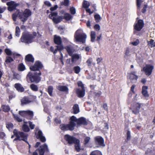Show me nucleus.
Listing matches in <instances>:
<instances>
[{
  "mask_svg": "<svg viewBox=\"0 0 155 155\" xmlns=\"http://www.w3.org/2000/svg\"><path fill=\"white\" fill-rule=\"evenodd\" d=\"M36 35V32L33 33L32 34L29 32H24L20 39L21 41L28 44L31 43Z\"/></svg>",
  "mask_w": 155,
  "mask_h": 155,
  "instance_id": "1",
  "label": "nucleus"
},
{
  "mask_svg": "<svg viewBox=\"0 0 155 155\" xmlns=\"http://www.w3.org/2000/svg\"><path fill=\"white\" fill-rule=\"evenodd\" d=\"M74 40L76 42H80L84 43L85 42L86 35L83 32L81 29H79L76 31L74 36Z\"/></svg>",
  "mask_w": 155,
  "mask_h": 155,
  "instance_id": "2",
  "label": "nucleus"
},
{
  "mask_svg": "<svg viewBox=\"0 0 155 155\" xmlns=\"http://www.w3.org/2000/svg\"><path fill=\"white\" fill-rule=\"evenodd\" d=\"M75 119L74 116H72L70 119L69 124H68L61 125L60 126L61 129L63 130H73L74 129V127L75 126V124L73 121L76 120Z\"/></svg>",
  "mask_w": 155,
  "mask_h": 155,
  "instance_id": "3",
  "label": "nucleus"
},
{
  "mask_svg": "<svg viewBox=\"0 0 155 155\" xmlns=\"http://www.w3.org/2000/svg\"><path fill=\"white\" fill-rule=\"evenodd\" d=\"M35 71L29 72L27 76V78L29 79L31 82H35L38 83L41 80V78L39 76L40 75Z\"/></svg>",
  "mask_w": 155,
  "mask_h": 155,
  "instance_id": "4",
  "label": "nucleus"
},
{
  "mask_svg": "<svg viewBox=\"0 0 155 155\" xmlns=\"http://www.w3.org/2000/svg\"><path fill=\"white\" fill-rule=\"evenodd\" d=\"M31 12L28 9H26L22 13L18 12V17L23 22V23L27 20L28 18L31 16Z\"/></svg>",
  "mask_w": 155,
  "mask_h": 155,
  "instance_id": "5",
  "label": "nucleus"
},
{
  "mask_svg": "<svg viewBox=\"0 0 155 155\" xmlns=\"http://www.w3.org/2000/svg\"><path fill=\"white\" fill-rule=\"evenodd\" d=\"M43 67V65L41 62L38 61H35L33 65L30 67V69L32 71H35L38 74L41 75V72L40 70L42 69Z\"/></svg>",
  "mask_w": 155,
  "mask_h": 155,
  "instance_id": "6",
  "label": "nucleus"
},
{
  "mask_svg": "<svg viewBox=\"0 0 155 155\" xmlns=\"http://www.w3.org/2000/svg\"><path fill=\"white\" fill-rule=\"evenodd\" d=\"M13 133L14 135L16 136L17 139L23 140L27 142V140L28 135L22 132L18 131L16 129L14 130Z\"/></svg>",
  "mask_w": 155,
  "mask_h": 155,
  "instance_id": "7",
  "label": "nucleus"
},
{
  "mask_svg": "<svg viewBox=\"0 0 155 155\" xmlns=\"http://www.w3.org/2000/svg\"><path fill=\"white\" fill-rule=\"evenodd\" d=\"M138 18H136V21L134 24V29L137 31H140L144 25L143 21L142 20L138 19Z\"/></svg>",
  "mask_w": 155,
  "mask_h": 155,
  "instance_id": "8",
  "label": "nucleus"
},
{
  "mask_svg": "<svg viewBox=\"0 0 155 155\" xmlns=\"http://www.w3.org/2000/svg\"><path fill=\"white\" fill-rule=\"evenodd\" d=\"M28 125L29 126L31 129H33L35 126V125L30 121L28 122L24 121V124L22 127V129L25 132L29 131L30 129L28 127Z\"/></svg>",
  "mask_w": 155,
  "mask_h": 155,
  "instance_id": "9",
  "label": "nucleus"
},
{
  "mask_svg": "<svg viewBox=\"0 0 155 155\" xmlns=\"http://www.w3.org/2000/svg\"><path fill=\"white\" fill-rule=\"evenodd\" d=\"M154 68L153 65L152 64H146L143 67L142 71H144L145 74L149 76L151 74Z\"/></svg>",
  "mask_w": 155,
  "mask_h": 155,
  "instance_id": "10",
  "label": "nucleus"
},
{
  "mask_svg": "<svg viewBox=\"0 0 155 155\" xmlns=\"http://www.w3.org/2000/svg\"><path fill=\"white\" fill-rule=\"evenodd\" d=\"M57 15V12H51V14L49 15V18L52 19L54 22L56 24L60 22L63 19V17L61 16L56 18Z\"/></svg>",
  "mask_w": 155,
  "mask_h": 155,
  "instance_id": "11",
  "label": "nucleus"
},
{
  "mask_svg": "<svg viewBox=\"0 0 155 155\" xmlns=\"http://www.w3.org/2000/svg\"><path fill=\"white\" fill-rule=\"evenodd\" d=\"M74 117L76 118V120L73 122L75 124V125H76V123H77L78 125H87V122L85 118L83 117H81L78 119L75 116H74Z\"/></svg>",
  "mask_w": 155,
  "mask_h": 155,
  "instance_id": "12",
  "label": "nucleus"
},
{
  "mask_svg": "<svg viewBox=\"0 0 155 155\" xmlns=\"http://www.w3.org/2000/svg\"><path fill=\"white\" fill-rule=\"evenodd\" d=\"M6 4L8 6V10L10 11H12L15 9L18 5V4L13 1L7 2Z\"/></svg>",
  "mask_w": 155,
  "mask_h": 155,
  "instance_id": "13",
  "label": "nucleus"
},
{
  "mask_svg": "<svg viewBox=\"0 0 155 155\" xmlns=\"http://www.w3.org/2000/svg\"><path fill=\"white\" fill-rule=\"evenodd\" d=\"M64 138L66 141L68 142V143L70 144L74 143V142H75V141H76V140H78L75 137L68 134L65 135Z\"/></svg>",
  "mask_w": 155,
  "mask_h": 155,
  "instance_id": "14",
  "label": "nucleus"
},
{
  "mask_svg": "<svg viewBox=\"0 0 155 155\" xmlns=\"http://www.w3.org/2000/svg\"><path fill=\"white\" fill-rule=\"evenodd\" d=\"M19 114L23 117L29 116L30 117H32L33 116V113L32 111L28 110L26 111H19Z\"/></svg>",
  "mask_w": 155,
  "mask_h": 155,
  "instance_id": "15",
  "label": "nucleus"
},
{
  "mask_svg": "<svg viewBox=\"0 0 155 155\" xmlns=\"http://www.w3.org/2000/svg\"><path fill=\"white\" fill-rule=\"evenodd\" d=\"M36 132V137L38 139H39L42 142H44L46 141V139L43 136L42 132L39 130H37Z\"/></svg>",
  "mask_w": 155,
  "mask_h": 155,
  "instance_id": "16",
  "label": "nucleus"
},
{
  "mask_svg": "<svg viewBox=\"0 0 155 155\" xmlns=\"http://www.w3.org/2000/svg\"><path fill=\"white\" fill-rule=\"evenodd\" d=\"M38 150L40 155H44L45 152L48 151L47 145L46 144H44L43 145L40 146Z\"/></svg>",
  "mask_w": 155,
  "mask_h": 155,
  "instance_id": "17",
  "label": "nucleus"
},
{
  "mask_svg": "<svg viewBox=\"0 0 155 155\" xmlns=\"http://www.w3.org/2000/svg\"><path fill=\"white\" fill-rule=\"evenodd\" d=\"M60 13L61 15H63V18L65 19L66 20H69L72 18L73 17L69 14L66 13L63 10H62L60 12Z\"/></svg>",
  "mask_w": 155,
  "mask_h": 155,
  "instance_id": "18",
  "label": "nucleus"
},
{
  "mask_svg": "<svg viewBox=\"0 0 155 155\" xmlns=\"http://www.w3.org/2000/svg\"><path fill=\"white\" fill-rule=\"evenodd\" d=\"M5 52L6 54L8 55H11L13 57H15L16 56H18L20 55L13 52H12L9 49L6 48L5 50Z\"/></svg>",
  "mask_w": 155,
  "mask_h": 155,
  "instance_id": "19",
  "label": "nucleus"
},
{
  "mask_svg": "<svg viewBox=\"0 0 155 155\" xmlns=\"http://www.w3.org/2000/svg\"><path fill=\"white\" fill-rule=\"evenodd\" d=\"M140 107V104L137 103L133 107V110H132L133 113L135 114H137L139 112V110Z\"/></svg>",
  "mask_w": 155,
  "mask_h": 155,
  "instance_id": "20",
  "label": "nucleus"
},
{
  "mask_svg": "<svg viewBox=\"0 0 155 155\" xmlns=\"http://www.w3.org/2000/svg\"><path fill=\"white\" fill-rule=\"evenodd\" d=\"M96 143L99 145L101 146H104V140L100 137H97L95 138Z\"/></svg>",
  "mask_w": 155,
  "mask_h": 155,
  "instance_id": "21",
  "label": "nucleus"
},
{
  "mask_svg": "<svg viewBox=\"0 0 155 155\" xmlns=\"http://www.w3.org/2000/svg\"><path fill=\"white\" fill-rule=\"evenodd\" d=\"M54 43L58 45L61 44L62 42L61 37L57 35H54Z\"/></svg>",
  "mask_w": 155,
  "mask_h": 155,
  "instance_id": "22",
  "label": "nucleus"
},
{
  "mask_svg": "<svg viewBox=\"0 0 155 155\" xmlns=\"http://www.w3.org/2000/svg\"><path fill=\"white\" fill-rule=\"evenodd\" d=\"M14 87L19 92H22L24 90V88L20 84L16 83L15 84Z\"/></svg>",
  "mask_w": 155,
  "mask_h": 155,
  "instance_id": "23",
  "label": "nucleus"
},
{
  "mask_svg": "<svg viewBox=\"0 0 155 155\" xmlns=\"http://www.w3.org/2000/svg\"><path fill=\"white\" fill-rule=\"evenodd\" d=\"M65 49L69 55L70 56H71L74 51L73 47L69 45L66 47Z\"/></svg>",
  "mask_w": 155,
  "mask_h": 155,
  "instance_id": "24",
  "label": "nucleus"
},
{
  "mask_svg": "<svg viewBox=\"0 0 155 155\" xmlns=\"http://www.w3.org/2000/svg\"><path fill=\"white\" fill-rule=\"evenodd\" d=\"M148 87L146 86H143L142 88V94L145 97H148L149 94L148 93L147 89Z\"/></svg>",
  "mask_w": 155,
  "mask_h": 155,
  "instance_id": "25",
  "label": "nucleus"
},
{
  "mask_svg": "<svg viewBox=\"0 0 155 155\" xmlns=\"http://www.w3.org/2000/svg\"><path fill=\"white\" fill-rule=\"evenodd\" d=\"M85 89L84 88L82 89L81 90L80 89H78L77 91V93L79 97H82L84 96L85 94Z\"/></svg>",
  "mask_w": 155,
  "mask_h": 155,
  "instance_id": "26",
  "label": "nucleus"
},
{
  "mask_svg": "<svg viewBox=\"0 0 155 155\" xmlns=\"http://www.w3.org/2000/svg\"><path fill=\"white\" fill-rule=\"evenodd\" d=\"M57 89L61 91H64L66 92H68V88L65 86H58L57 87Z\"/></svg>",
  "mask_w": 155,
  "mask_h": 155,
  "instance_id": "27",
  "label": "nucleus"
},
{
  "mask_svg": "<svg viewBox=\"0 0 155 155\" xmlns=\"http://www.w3.org/2000/svg\"><path fill=\"white\" fill-rule=\"evenodd\" d=\"M135 72L131 73L130 74V79L132 82H135L138 78L137 76L136 75L134 74Z\"/></svg>",
  "mask_w": 155,
  "mask_h": 155,
  "instance_id": "28",
  "label": "nucleus"
},
{
  "mask_svg": "<svg viewBox=\"0 0 155 155\" xmlns=\"http://www.w3.org/2000/svg\"><path fill=\"white\" fill-rule=\"evenodd\" d=\"M34 59L32 56L31 54H28L26 56L25 60L28 61L33 62Z\"/></svg>",
  "mask_w": 155,
  "mask_h": 155,
  "instance_id": "29",
  "label": "nucleus"
},
{
  "mask_svg": "<svg viewBox=\"0 0 155 155\" xmlns=\"http://www.w3.org/2000/svg\"><path fill=\"white\" fill-rule=\"evenodd\" d=\"M73 111L74 114H77L80 112L79 106L78 104H75L73 107Z\"/></svg>",
  "mask_w": 155,
  "mask_h": 155,
  "instance_id": "30",
  "label": "nucleus"
},
{
  "mask_svg": "<svg viewBox=\"0 0 155 155\" xmlns=\"http://www.w3.org/2000/svg\"><path fill=\"white\" fill-rule=\"evenodd\" d=\"M79 142V140H76V141H75V142L74 143L75 144V149L78 151H79L80 150Z\"/></svg>",
  "mask_w": 155,
  "mask_h": 155,
  "instance_id": "31",
  "label": "nucleus"
},
{
  "mask_svg": "<svg viewBox=\"0 0 155 155\" xmlns=\"http://www.w3.org/2000/svg\"><path fill=\"white\" fill-rule=\"evenodd\" d=\"M30 102L28 99L26 97L23 98L21 101V103L22 104H27Z\"/></svg>",
  "mask_w": 155,
  "mask_h": 155,
  "instance_id": "32",
  "label": "nucleus"
},
{
  "mask_svg": "<svg viewBox=\"0 0 155 155\" xmlns=\"http://www.w3.org/2000/svg\"><path fill=\"white\" fill-rule=\"evenodd\" d=\"M148 45L151 48L155 46V42L153 39H151L150 41H147Z\"/></svg>",
  "mask_w": 155,
  "mask_h": 155,
  "instance_id": "33",
  "label": "nucleus"
},
{
  "mask_svg": "<svg viewBox=\"0 0 155 155\" xmlns=\"http://www.w3.org/2000/svg\"><path fill=\"white\" fill-rule=\"evenodd\" d=\"M91 41L94 42L95 41L96 38V33L94 31H92L91 32Z\"/></svg>",
  "mask_w": 155,
  "mask_h": 155,
  "instance_id": "34",
  "label": "nucleus"
},
{
  "mask_svg": "<svg viewBox=\"0 0 155 155\" xmlns=\"http://www.w3.org/2000/svg\"><path fill=\"white\" fill-rule=\"evenodd\" d=\"M3 110L5 112H8L10 110L9 107L7 105H5L2 106Z\"/></svg>",
  "mask_w": 155,
  "mask_h": 155,
  "instance_id": "35",
  "label": "nucleus"
},
{
  "mask_svg": "<svg viewBox=\"0 0 155 155\" xmlns=\"http://www.w3.org/2000/svg\"><path fill=\"white\" fill-rule=\"evenodd\" d=\"M71 58H72V62H74V60L75 59H78L80 58V56L78 54H74L71 56Z\"/></svg>",
  "mask_w": 155,
  "mask_h": 155,
  "instance_id": "36",
  "label": "nucleus"
},
{
  "mask_svg": "<svg viewBox=\"0 0 155 155\" xmlns=\"http://www.w3.org/2000/svg\"><path fill=\"white\" fill-rule=\"evenodd\" d=\"M6 127L9 130H10L13 128V125L12 123L8 122L6 124Z\"/></svg>",
  "mask_w": 155,
  "mask_h": 155,
  "instance_id": "37",
  "label": "nucleus"
},
{
  "mask_svg": "<svg viewBox=\"0 0 155 155\" xmlns=\"http://www.w3.org/2000/svg\"><path fill=\"white\" fill-rule=\"evenodd\" d=\"M20 30L19 28L17 26L15 29V35L17 37H19L20 35Z\"/></svg>",
  "mask_w": 155,
  "mask_h": 155,
  "instance_id": "38",
  "label": "nucleus"
},
{
  "mask_svg": "<svg viewBox=\"0 0 155 155\" xmlns=\"http://www.w3.org/2000/svg\"><path fill=\"white\" fill-rule=\"evenodd\" d=\"M90 6V3L89 2L86 1H84L83 2V7L85 8H88Z\"/></svg>",
  "mask_w": 155,
  "mask_h": 155,
  "instance_id": "39",
  "label": "nucleus"
},
{
  "mask_svg": "<svg viewBox=\"0 0 155 155\" xmlns=\"http://www.w3.org/2000/svg\"><path fill=\"white\" fill-rule=\"evenodd\" d=\"M130 49L128 48H126V50L125 52V55L124 57L125 58H126L127 57L130 55Z\"/></svg>",
  "mask_w": 155,
  "mask_h": 155,
  "instance_id": "40",
  "label": "nucleus"
},
{
  "mask_svg": "<svg viewBox=\"0 0 155 155\" xmlns=\"http://www.w3.org/2000/svg\"><path fill=\"white\" fill-rule=\"evenodd\" d=\"M69 0H64L61 2V5L65 6H68L69 5Z\"/></svg>",
  "mask_w": 155,
  "mask_h": 155,
  "instance_id": "41",
  "label": "nucleus"
},
{
  "mask_svg": "<svg viewBox=\"0 0 155 155\" xmlns=\"http://www.w3.org/2000/svg\"><path fill=\"white\" fill-rule=\"evenodd\" d=\"M30 88L34 91H37L38 90V87L37 86L34 84H32L30 85Z\"/></svg>",
  "mask_w": 155,
  "mask_h": 155,
  "instance_id": "42",
  "label": "nucleus"
},
{
  "mask_svg": "<svg viewBox=\"0 0 155 155\" xmlns=\"http://www.w3.org/2000/svg\"><path fill=\"white\" fill-rule=\"evenodd\" d=\"M53 90V87L51 86H49L48 88V92L51 96H52V92Z\"/></svg>",
  "mask_w": 155,
  "mask_h": 155,
  "instance_id": "43",
  "label": "nucleus"
},
{
  "mask_svg": "<svg viewBox=\"0 0 155 155\" xmlns=\"http://www.w3.org/2000/svg\"><path fill=\"white\" fill-rule=\"evenodd\" d=\"M74 70L75 73L78 74L80 71L81 68L78 66H75L74 68Z\"/></svg>",
  "mask_w": 155,
  "mask_h": 155,
  "instance_id": "44",
  "label": "nucleus"
},
{
  "mask_svg": "<svg viewBox=\"0 0 155 155\" xmlns=\"http://www.w3.org/2000/svg\"><path fill=\"white\" fill-rule=\"evenodd\" d=\"M14 59H13L11 57L8 56L6 58V60H5V62L7 64H8L11 63L13 61Z\"/></svg>",
  "mask_w": 155,
  "mask_h": 155,
  "instance_id": "45",
  "label": "nucleus"
},
{
  "mask_svg": "<svg viewBox=\"0 0 155 155\" xmlns=\"http://www.w3.org/2000/svg\"><path fill=\"white\" fill-rule=\"evenodd\" d=\"M18 13H20L19 11H17L15 13L13 14L12 15V19L14 21H16V18L17 16L18 17Z\"/></svg>",
  "mask_w": 155,
  "mask_h": 155,
  "instance_id": "46",
  "label": "nucleus"
},
{
  "mask_svg": "<svg viewBox=\"0 0 155 155\" xmlns=\"http://www.w3.org/2000/svg\"><path fill=\"white\" fill-rule=\"evenodd\" d=\"M18 69L20 71H23L25 69V67L22 64H20L18 66Z\"/></svg>",
  "mask_w": 155,
  "mask_h": 155,
  "instance_id": "47",
  "label": "nucleus"
},
{
  "mask_svg": "<svg viewBox=\"0 0 155 155\" xmlns=\"http://www.w3.org/2000/svg\"><path fill=\"white\" fill-rule=\"evenodd\" d=\"M90 155H101V154L100 151L96 150L92 152Z\"/></svg>",
  "mask_w": 155,
  "mask_h": 155,
  "instance_id": "48",
  "label": "nucleus"
},
{
  "mask_svg": "<svg viewBox=\"0 0 155 155\" xmlns=\"http://www.w3.org/2000/svg\"><path fill=\"white\" fill-rule=\"evenodd\" d=\"M143 1V0H137V6L138 8H140L141 5Z\"/></svg>",
  "mask_w": 155,
  "mask_h": 155,
  "instance_id": "49",
  "label": "nucleus"
},
{
  "mask_svg": "<svg viewBox=\"0 0 155 155\" xmlns=\"http://www.w3.org/2000/svg\"><path fill=\"white\" fill-rule=\"evenodd\" d=\"M90 138L89 137H84V141L85 144L88 143L90 140Z\"/></svg>",
  "mask_w": 155,
  "mask_h": 155,
  "instance_id": "50",
  "label": "nucleus"
},
{
  "mask_svg": "<svg viewBox=\"0 0 155 155\" xmlns=\"http://www.w3.org/2000/svg\"><path fill=\"white\" fill-rule=\"evenodd\" d=\"M94 18L96 20V22H98L101 19V17L98 14L95 15H94Z\"/></svg>",
  "mask_w": 155,
  "mask_h": 155,
  "instance_id": "51",
  "label": "nucleus"
},
{
  "mask_svg": "<svg viewBox=\"0 0 155 155\" xmlns=\"http://www.w3.org/2000/svg\"><path fill=\"white\" fill-rule=\"evenodd\" d=\"M70 12L72 15H74L76 13V9L74 7H71L70 8Z\"/></svg>",
  "mask_w": 155,
  "mask_h": 155,
  "instance_id": "52",
  "label": "nucleus"
},
{
  "mask_svg": "<svg viewBox=\"0 0 155 155\" xmlns=\"http://www.w3.org/2000/svg\"><path fill=\"white\" fill-rule=\"evenodd\" d=\"M13 115L14 116V118L18 121L19 122H21L22 121V119L19 118V117H18L17 115L14 114H13Z\"/></svg>",
  "mask_w": 155,
  "mask_h": 155,
  "instance_id": "53",
  "label": "nucleus"
},
{
  "mask_svg": "<svg viewBox=\"0 0 155 155\" xmlns=\"http://www.w3.org/2000/svg\"><path fill=\"white\" fill-rule=\"evenodd\" d=\"M56 49H57V51H61L64 48L63 46L61 45L57 46H56Z\"/></svg>",
  "mask_w": 155,
  "mask_h": 155,
  "instance_id": "54",
  "label": "nucleus"
},
{
  "mask_svg": "<svg viewBox=\"0 0 155 155\" xmlns=\"http://www.w3.org/2000/svg\"><path fill=\"white\" fill-rule=\"evenodd\" d=\"M50 50L51 51L53 52L54 54H56L57 52V49H56V48L54 49L52 46L50 47Z\"/></svg>",
  "mask_w": 155,
  "mask_h": 155,
  "instance_id": "55",
  "label": "nucleus"
},
{
  "mask_svg": "<svg viewBox=\"0 0 155 155\" xmlns=\"http://www.w3.org/2000/svg\"><path fill=\"white\" fill-rule=\"evenodd\" d=\"M92 61V59L91 58H90L87 60L86 62L88 66H91V65Z\"/></svg>",
  "mask_w": 155,
  "mask_h": 155,
  "instance_id": "56",
  "label": "nucleus"
},
{
  "mask_svg": "<svg viewBox=\"0 0 155 155\" xmlns=\"http://www.w3.org/2000/svg\"><path fill=\"white\" fill-rule=\"evenodd\" d=\"M139 43V41L137 39L135 41L131 42L130 43V44H132L134 46H136L138 45Z\"/></svg>",
  "mask_w": 155,
  "mask_h": 155,
  "instance_id": "57",
  "label": "nucleus"
},
{
  "mask_svg": "<svg viewBox=\"0 0 155 155\" xmlns=\"http://www.w3.org/2000/svg\"><path fill=\"white\" fill-rule=\"evenodd\" d=\"M127 140H129L130 139V132L129 131H128L127 133Z\"/></svg>",
  "mask_w": 155,
  "mask_h": 155,
  "instance_id": "58",
  "label": "nucleus"
},
{
  "mask_svg": "<svg viewBox=\"0 0 155 155\" xmlns=\"http://www.w3.org/2000/svg\"><path fill=\"white\" fill-rule=\"evenodd\" d=\"M74 62H72V58H71V60L70 59H68L67 60L66 62L67 63L69 64H73Z\"/></svg>",
  "mask_w": 155,
  "mask_h": 155,
  "instance_id": "59",
  "label": "nucleus"
},
{
  "mask_svg": "<svg viewBox=\"0 0 155 155\" xmlns=\"http://www.w3.org/2000/svg\"><path fill=\"white\" fill-rule=\"evenodd\" d=\"M78 86L79 87H81L82 89L84 88V84H82L81 81H79L78 82Z\"/></svg>",
  "mask_w": 155,
  "mask_h": 155,
  "instance_id": "60",
  "label": "nucleus"
},
{
  "mask_svg": "<svg viewBox=\"0 0 155 155\" xmlns=\"http://www.w3.org/2000/svg\"><path fill=\"white\" fill-rule=\"evenodd\" d=\"M94 29L97 31H99L100 29V26L98 25H96L94 26Z\"/></svg>",
  "mask_w": 155,
  "mask_h": 155,
  "instance_id": "61",
  "label": "nucleus"
},
{
  "mask_svg": "<svg viewBox=\"0 0 155 155\" xmlns=\"http://www.w3.org/2000/svg\"><path fill=\"white\" fill-rule=\"evenodd\" d=\"M147 7V6L146 5H144V7H143L142 10V12L143 13H144L146 11V9Z\"/></svg>",
  "mask_w": 155,
  "mask_h": 155,
  "instance_id": "62",
  "label": "nucleus"
},
{
  "mask_svg": "<svg viewBox=\"0 0 155 155\" xmlns=\"http://www.w3.org/2000/svg\"><path fill=\"white\" fill-rule=\"evenodd\" d=\"M6 8L5 7H0V13H2L5 10Z\"/></svg>",
  "mask_w": 155,
  "mask_h": 155,
  "instance_id": "63",
  "label": "nucleus"
},
{
  "mask_svg": "<svg viewBox=\"0 0 155 155\" xmlns=\"http://www.w3.org/2000/svg\"><path fill=\"white\" fill-rule=\"evenodd\" d=\"M44 3L48 7H50L51 5V4L50 3V2H49L48 1H45L44 2Z\"/></svg>",
  "mask_w": 155,
  "mask_h": 155,
  "instance_id": "64",
  "label": "nucleus"
}]
</instances>
